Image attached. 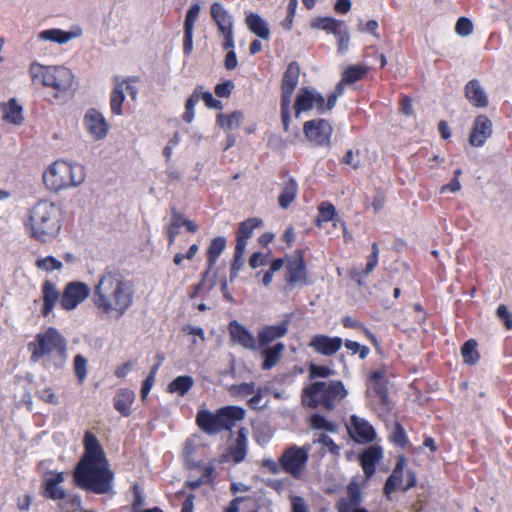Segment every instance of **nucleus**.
Wrapping results in <instances>:
<instances>
[{"label":"nucleus","instance_id":"36","mask_svg":"<svg viewBox=\"0 0 512 512\" xmlns=\"http://www.w3.org/2000/svg\"><path fill=\"white\" fill-rule=\"evenodd\" d=\"M345 27L343 21L331 17H317L311 21V28L331 32L334 36Z\"/></svg>","mask_w":512,"mask_h":512},{"label":"nucleus","instance_id":"35","mask_svg":"<svg viewBox=\"0 0 512 512\" xmlns=\"http://www.w3.org/2000/svg\"><path fill=\"white\" fill-rule=\"evenodd\" d=\"M262 356L264 358L262 368L263 369H271L276 366L280 359L282 358L283 352L285 350V345L283 343H277L273 347H262Z\"/></svg>","mask_w":512,"mask_h":512},{"label":"nucleus","instance_id":"52","mask_svg":"<svg viewBox=\"0 0 512 512\" xmlns=\"http://www.w3.org/2000/svg\"><path fill=\"white\" fill-rule=\"evenodd\" d=\"M496 315L504 323L506 329H512V313L508 310L506 305H499L496 309Z\"/></svg>","mask_w":512,"mask_h":512},{"label":"nucleus","instance_id":"25","mask_svg":"<svg viewBox=\"0 0 512 512\" xmlns=\"http://www.w3.org/2000/svg\"><path fill=\"white\" fill-rule=\"evenodd\" d=\"M349 432L358 442H371L375 438L373 427L363 418L351 416Z\"/></svg>","mask_w":512,"mask_h":512},{"label":"nucleus","instance_id":"8","mask_svg":"<svg viewBox=\"0 0 512 512\" xmlns=\"http://www.w3.org/2000/svg\"><path fill=\"white\" fill-rule=\"evenodd\" d=\"M245 412L236 406L220 408L216 413L200 410L196 422L199 428L207 434H217L223 430H230L237 421L244 418Z\"/></svg>","mask_w":512,"mask_h":512},{"label":"nucleus","instance_id":"16","mask_svg":"<svg viewBox=\"0 0 512 512\" xmlns=\"http://www.w3.org/2000/svg\"><path fill=\"white\" fill-rule=\"evenodd\" d=\"M84 127L87 133L94 140L104 139L109 131V125L102 113L96 109H89L83 119Z\"/></svg>","mask_w":512,"mask_h":512},{"label":"nucleus","instance_id":"49","mask_svg":"<svg viewBox=\"0 0 512 512\" xmlns=\"http://www.w3.org/2000/svg\"><path fill=\"white\" fill-rule=\"evenodd\" d=\"M335 213V207L331 203H322L319 207L318 222H328L333 220Z\"/></svg>","mask_w":512,"mask_h":512},{"label":"nucleus","instance_id":"27","mask_svg":"<svg viewBox=\"0 0 512 512\" xmlns=\"http://www.w3.org/2000/svg\"><path fill=\"white\" fill-rule=\"evenodd\" d=\"M465 97L474 107L484 108L488 105V96L477 79L466 84Z\"/></svg>","mask_w":512,"mask_h":512},{"label":"nucleus","instance_id":"48","mask_svg":"<svg viewBox=\"0 0 512 512\" xmlns=\"http://www.w3.org/2000/svg\"><path fill=\"white\" fill-rule=\"evenodd\" d=\"M310 426L313 429H320V430H326V431H334L335 425L329 422L325 417L315 414L311 416L310 418Z\"/></svg>","mask_w":512,"mask_h":512},{"label":"nucleus","instance_id":"53","mask_svg":"<svg viewBox=\"0 0 512 512\" xmlns=\"http://www.w3.org/2000/svg\"><path fill=\"white\" fill-rule=\"evenodd\" d=\"M342 323L347 328L361 329L373 343H376V337L369 330H367L365 327H363L362 324H360L357 320H355L349 316H345L342 319Z\"/></svg>","mask_w":512,"mask_h":512},{"label":"nucleus","instance_id":"33","mask_svg":"<svg viewBox=\"0 0 512 512\" xmlns=\"http://www.w3.org/2000/svg\"><path fill=\"white\" fill-rule=\"evenodd\" d=\"M226 247V238L223 236L215 237L211 240L210 245L207 250V270L205 272L204 278L211 272L213 266L215 265L218 257L224 251Z\"/></svg>","mask_w":512,"mask_h":512},{"label":"nucleus","instance_id":"24","mask_svg":"<svg viewBox=\"0 0 512 512\" xmlns=\"http://www.w3.org/2000/svg\"><path fill=\"white\" fill-rule=\"evenodd\" d=\"M1 118L7 124L21 126L24 123L23 107L12 98L0 104Z\"/></svg>","mask_w":512,"mask_h":512},{"label":"nucleus","instance_id":"55","mask_svg":"<svg viewBox=\"0 0 512 512\" xmlns=\"http://www.w3.org/2000/svg\"><path fill=\"white\" fill-rule=\"evenodd\" d=\"M157 370H158V365H154L150 374L148 375V377L145 379V381L143 382V386H142V389H141V396L143 399H145L147 397V395L149 394L152 386L154 385V382H155V375L157 373Z\"/></svg>","mask_w":512,"mask_h":512},{"label":"nucleus","instance_id":"23","mask_svg":"<svg viewBox=\"0 0 512 512\" xmlns=\"http://www.w3.org/2000/svg\"><path fill=\"white\" fill-rule=\"evenodd\" d=\"M286 281L291 286L304 285L306 283L305 263L302 257L296 256L288 259Z\"/></svg>","mask_w":512,"mask_h":512},{"label":"nucleus","instance_id":"57","mask_svg":"<svg viewBox=\"0 0 512 512\" xmlns=\"http://www.w3.org/2000/svg\"><path fill=\"white\" fill-rule=\"evenodd\" d=\"M378 256H379V248H378V245L376 243H373L372 244V253L368 259V262L366 264V268L364 270V274L367 275L369 273H371L374 268L377 266L378 264Z\"/></svg>","mask_w":512,"mask_h":512},{"label":"nucleus","instance_id":"63","mask_svg":"<svg viewBox=\"0 0 512 512\" xmlns=\"http://www.w3.org/2000/svg\"><path fill=\"white\" fill-rule=\"evenodd\" d=\"M38 394H39V397L47 403L57 405L59 402L58 397L56 396V394L54 393V391L51 388H45V389L39 391Z\"/></svg>","mask_w":512,"mask_h":512},{"label":"nucleus","instance_id":"6","mask_svg":"<svg viewBox=\"0 0 512 512\" xmlns=\"http://www.w3.org/2000/svg\"><path fill=\"white\" fill-rule=\"evenodd\" d=\"M348 395V390L340 380L316 381L302 390L301 401L304 406L333 410Z\"/></svg>","mask_w":512,"mask_h":512},{"label":"nucleus","instance_id":"3","mask_svg":"<svg viewBox=\"0 0 512 512\" xmlns=\"http://www.w3.org/2000/svg\"><path fill=\"white\" fill-rule=\"evenodd\" d=\"M62 220L61 208L54 202L42 200L31 207L24 225L31 238L48 243L60 234Z\"/></svg>","mask_w":512,"mask_h":512},{"label":"nucleus","instance_id":"38","mask_svg":"<svg viewBox=\"0 0 512 512\" xmlns=\"http://www.w3.org/2000/svg\"><path fill=\"white\" fill-rule=\"evenodd\" d=\"M247 453V431L241 428L234 445L231 448V455L235 462H241L245 459Z\"/></svg>","mask_w":512,"mask_h":512},{"label":"nucleus","instance_id":"19","mask_svg":"<svg viewBox=\"0 0 512 512\" xmlns=\"http://www.w3.org/2000/svg\"><path fill=\"white\" fill-rule=\"evenodd\" d=\"M361 502L360 488L356 482H352L347 487V494L336 503L338 512H368L363 508L357 506Z\"/></svg>","mask_w":512,"mask_h":512},{"label":"nucleus","instance_id":"9","mask_svg":"<svg viewBox=\"0 0 512 512\" xmlns=\"http://www.w3.org/2000/svg\"><path fill=\"white\" fill-rule=\"evenodd\" d=\"M310 445H290L282 453L280 462L282 470L295 479H300L307 467Z\"/></svg>","mask_w":512,"mask_h":512},{"label":"nucleus","instance_id":"39","mask_svg":"<svg viewBox=\"0 0 512 512\" xmlns=\"http://www.w3.org/2000/svg\"><path fill=\"white\" fill-rule=\"evenodd\" d=\"M193 384L194 380L191 376H178L168 385V391L183 396L191 389Z\"/></svg>","mask_w":512,"mask_h":512},{"label":"nucleus","instance_id":"28","mask_svg":"<svg viewBox=\"0 0 512 512\" xmlns=\"http://www.w3.org/2000/svg\"><path fill=\"white\" fill-rule=\"evenodd\" d=\"M82 35V30L76 28L73 31H63L61 29H48L40 32L38 38L43 41H51L58 44H66L72 39Z\"/></svg>","mask_w":512,"mask_h":512},{"label":"nucleus","instance_id":"32","mask_svg":"<svg viewBox=\"0 0 512 512\" xmlns=\"http://www.w3.org/2000/svg\"><path fill=\"white\" fill-rule=\"evenodd\" d=\"M382 457V449L378 446H370L361 455V464L364 473L370 477L375 472V465Z\"/></svg>","mask_w":512,"mask_h":512},{"label":"nucleus","instance_id":"29","mask_svg":"<svg viewBox=\"0 0 512 512\" xmlns=\"http://www.w3.org/2000/svg\"><path fill=\"white\" fill-rule=\"evenodd\" d=\"M374 393L382 404H387V381L381 371H375L370 375L367 394Z\"/></svg>","mask_w":512,"mask_h":512},{"label":"nucleus","instance_id":"42","mask_svg":"<svg viewBox=\"0 0 512 512\" xmlns=\"http://www.w3.org/2000/svg\"><path fill=\"white\" fill-rule=\"evenodd\" d=\"M201 100V86H197L192 95L187 99L185 112L183 114V119L187 123H191L194 119V108Z\"/></svg>","mask_w":512,"mask_h":512},{"label":"nucleus","instance_id":"54","mask_svg":"<svg viewBox=\"0 0 512 512\" xmlns=\"http://www.w3.org/2000/svg\"><path fill=\"white\" fill-rule=\"evenodd\" d=\"M455 31L460 36H468L473 31V24L468 18L461 17L456 23Z\"/></svg>","mask_w":512,"mask_h":512},{"label":"nucleus","instance_id":"44","mask_svg":"<svg viewBox=\"0 0 512 512\" xmlns=\"http://www.w3.org/2000/svg\"><path fill=\"white\" fill-rule=\"evenodd\" d=\"M477 342L473 339H470L464 343L461 348V354L465 363L467 364H475L479 358V354L477 352Z\"/></svg>","mask_w":512,"mask_h":512},{"label":"nucleus","instance_id":"34","mask_svg":"<svg viewBox=\"0 0 512 512\" xmlns=\"http://www.w3.org/2000/svg\"><path fill=\"white\" fill-rule=\"evenodd\" d=\"M245 24L248 29L261 39H268L270 30L267 23L258 14L249 13L245 18Z\"/></svg>","mask_w":512,"mask_h":512},{"label":"nucleus","instance_id":"61","mask_svg":"<svg viewBox=\"0 0 512 512\" xmlns=\"http://www.w3.org/2000/svg\"><path fill=\"white\" fill-rule=\"evenodd\" d=\"M261 465H262V467L267 468L269 470V472H271L272 474H278L281 471H283L282 463L280 462V460L278 462H276L275 460H273L271 458H266V459L262 460Z\"/></svg>","mask_w":512,"mask_h":512},{"label":"nucleus","instance_id":"20","mask_svg":"<svg viewBox=\"0 0 512 512\" xmlns=\"http://www.w3.org/2000/svg\"><path fill=\"white\" fill-rule=\"evenodd\" d=\"M201 10L199 3L191 5L187 11L184 21V40H183V51L185 55H190L193 51V30L194 24L197 21Z\"/></svg>","mask_w":512,"mask_h":512},{"label":"nucleus","instance_id":"40","mask_svg":"<svg viewBox=\"0 0 512 512\" xmlns=\"http://www.w3.org/2000/svg\"><path fill=\"white\" fill-rule=\"evenodd\" d=\"M243 118L240 111H234L230 115L218 114L217 123L228 130H235L241 126Z\"/></svg>","mask_w":512,"mask_h":512},{"label":"nucleus","instance_id":"12","mask_svg":"<svg viewBox=\"0 0 512 512\" xmlns=\"http://www.w3.org/2000/svg\"><path fill=\"white\" fill-rule=\"evenodd\" d=\"M210 14L224 38L223 48H234L233 18L229 11L220 2H214Z\"/></svg>","mask_w":512,"mask_h":512},{"label":"nucleus","instance_id":"51","mask_svg":"<svg viewBox=\"0 0 512 512\" xmlns=\"http://www.w3.org/2000/svg\"><path fill=\"white\" fill-rule=\"evenodd\" d=\"M336 39L338 43V52L340 54L345 53L349 48L350 36L347 27L336 33Z\"/></svg>","mask_w":512,"mask_h":512},{"label":"nucleus","instance_id":"13","mask_svg":"<svg viewBox=\"0 0 512 512\" xmlns=\"http://www.w3.org/2000/svg\"><path fill=\"white\" fill-rule=\"evenodd\" d=\"M65 480L63 472L51 474L44 479L45 496L53 500H61L66 504H70L72 509H78L81 504L79 496H70L66 494L60 486Z\"/></svg>","mask_w":512,"mask_h":512},{"label":"nucleus","instance_id":"4","mask_svg":"<svg viewBox=\"0 0 512 512\" xmlns=\"http://www.w3.org/2000/svg\"><path fill=\"white\" fill-rule=\"evenodd\" d=\"M32 82L54 91L53 100L65 102L72 94L75 75L64 65H43L32 62L29 67Z\"/></svg>","mask_w":512,"mask_h":512},{"label":"nucleus","instance_id":"1","mask_svg":"<svg viewBox=\"0 0 512 512\" xmlns=\"http://www.w3.org/2000/svg\"><path fill=\"white\" fill-rule=\"evenodd\" d=\"M84 454L74 470L75 483L97 494H106L112 490L114 478L108 460L98 439L91 432L84 435Z\"/></svg>","mask_w":512,"mask_h":512},{"label":"nucleus","instance_id":"64","mask_svg":"<svg viewBox=\"0 0 512 512\" xmlns=\"http://www.w3.org/2000/svg\"><path fill=\"white\" fill-rule=\"evenodd\" d=\"M292 512H308L307 505L303 498L299 496L292 498Z\"/></svg>","mask_w":512,"mask_h":512},{"label":"nucleus","instance_id":"17","mask_svg":"<svg viewBox=\"0 0 512 512\" xmlns=\"http://www.w3.org/2000/svg\"><path fill=\"white\" fill-rule=\"evenodd\" d=\"M405 467V459L403 457L399 458L392 474L387 479L384 492L387 496H389L391 493H393L395 490L402 488V481H403V469ZM409 482L407 485L403 487L404 491H407L409 488L415 486L416 484V477L409 472Z\"/></svg>","mask_w":512,"mask_h":512},{"label":"nucleus","instance_id":"31","mask_svg":"<svg viewBox=\"0 0 512 512\" xmlns=\"http://www.w3.org/2000/svg\"><path fill=\"white\" fill-rule=\"evenodd\" d=\"M42 298H43V315L47 316L50 314L58 300H60V293L57 290L56 285L50 281L46 280L42 285Z\"/></svg>","mask_w":512,"mask_h":512},{"label":"nucleus","instance_id":"62","mask_svg":"<svg viewBox=\"0 0 512 512\" xmlns=\"http://www.w3.org/2000/svg\"><path fill=\"white\" fill-rule=\"evenodd\" d=\"M267 263V257L261 252H255L249 259V265L252 269H256Z\"/></svg>","mask_w":512,"mask_h":512},{"label":"nucleus","instance_id":"56","mask_svg":"<svg viewBox=\"0 0 512 512\" xmlns=\"http://www.w3.org/2000/svg\"><path fill=\"white\" fill-rule=\"evenodd\" d=\"M345 346L352 354L358 353L361 359L366 358L369 353L368 347L362 346L355 341L347 340Z\"/></svg>","mask_w":512,"mask_h":512},{"label":"nucleus","instance_id":"21","mask_svg":"<svg viewBox=\"0 0 512 512\" xmlns=\"http://www.w3.org/2000/svg\"><path fill=\"white\" fill-rule=\"evenodd\" d=\"M492 134V122L484 115L476 118L469 142L472 146L480 147Z\"/></svg>","mask_w":512,"mask_h":512},{"label":"nucleus","instance_id":"45","mask_svg":"<svg viewBox=\"0 0 512 512\" xmlns=\"http://www.w3.org/2000/svg\"><path fill=\"white\" fill-rule=\"evenodd\" d=\"M87 365L88 361L83 355L78 354L75 356L73 369L80 384L83 383L87 377Z\"/></svg>","mask_w":512,"mask_h":512},{"label":"nucleus","instance_id":"10","mask_svg":"<svg viewBox=\"0 0 512 512\" xmlns=\"http://www.w3.org/2000/svg\"><path fill=\"white\" fill-rule=\"evenodd\" d=\"M300 68L296 62H291L282 78V97H281V115L284 129L287 131L290 120V104L292 94L297 87Z\"/></svg>","mask_w":512,"mask_h":512},{"label":"nucleus","instance_id":"5","mask_svg":"<svg viewBox=\"0 0 512 512\" xmlns=\"http://www.w3.org/2000/svg\"><path fill=\"white\" fill-rule=\"evenodd\" d=\"M31 352V361L38 362L45 358L54 368H62L68 357L67 341L55 328L50 327L42 333H38L35 339L28 344Z\"/></svg>","mask_w":512,"mask_h":512},{"label":"nucleus","instance_id":"58","mask_svg":"<svg viewBox=\"0 0 512 512\" xmlns=\"http://www.w3.org/2000/svg\"><path fill=\"white\" fill-rule=\"evenodd\" d=\"M201 99L205 102V105L208 108L222 109L221 101L215 99L211 92L203 91V87L201 86Z\"/></svg>","mask_w":512,"mask_h":512},{"label":"nucleus","instance_id":"47","mask_svg":"<svg viewBox=\"0 0 512 512\" xmlns=\"http://www.w3.org/2000/svg\"><path fill=\"white\" fill-rule=\"evenodd\" d=\"M366 73V69L357 65L349 66L342 74L343 81L352 84L360 80Z\"/></svg>","mask_w":512,"mask_h":512},{"label":"nucleus","instance_id":"18","mask_svg":"<svg viewBox=\"0 0 512 512\" xmlns=\"http://www.w3.org/2000/svg\"><path fill=\"white\" fill-rule=\"evenodd\" d=\"M229 334L231 340L247 350H255L257 341L254 335L238 321L234 320L229 324Z\"/></svg>","mask_w":512,"mask_h":512},{"label":"nucleus","instance_id":"43","mask_svg":"<svg viewBox=\"0 0 512 512\" xmlns=\"http://www.w3.org/2000/svg\"><path fill=\"white\" fill-rule=\"evenodd\" d=\"M35 267L41 271L52 272L61 270L63 264L60 260L54 256L40 257L35 261Z\"/></svg>","mask_w":512,"mask_h":512},{"label":"nucleus","instance_id":"59","mask_svg":"<svg viewBox=\"0 0 512 512\" xmlns=\"http://www.w3.org/2000/svg\"><path fill=\"white\" fill-rule=\"evenodd\" d=\"M391 439H392L393 443H395L398 446L403 447L405 445L406 440H407L405 431L399 423H397L395 425V430L391 436Z\"/></svg>","mask_w":512,"mask_h":512},{"label":"nucleus","instance_id":"26","mask_svg":"<svg viewBox=\"0 0 512 512\" xmlns=\"http://www.w3.org/2000/svg\"><path fill=\"white\" fill-rule=\"evenodd\" d=\"M289 321L285 320L277 325L263 327L258 333L259 345L268 346L271 342L285 336L288 332Z\"/></svg>","mask_w":512,"mask_h":512},{"label":"nucleus","instance_id":"46","mask_svg":"<svg viewBox=\"0 0 512 512\" xmlns=\"http://www.w3.org/2000/svg\"><path fill=\"white\" fill-rule=\"evenodd\" d=\"M262 225V221L258 218H250L241 223L238 231V237L248 240L251 238L255 228Z\"/></svg>","mask_w":512,"mask_h":512},{"label":"nucleus","instance_id":"15","mask_svg":"<svg viewBox=\"0 0 512 512\" xmlns=\"http://www.w3.org/2000/svg\"><path fill=\"white\" fill-rule=\"evenodd\" d=\"M304 134L316 145L323 146L330 142L332 135L331 124L324 119H314L304 123Z\"/></svg>","mask_w":512,"mask_h":512},{"label":"nucleus","instance_id":"22","mask_svg":"<svg viewBox=\"0 0 512 512\" xmlns=\"http://www.w3.org/2000/svg\"><path fill=\"white\" fill-rule=\"evenodd\" d=\"M343 345V341L339 337H329L326 335H316L310 342L312 347L318 353L331 356L338 352Z\"/></svg>","mask_w":512,"mask_h":512},{"label":"nucleus","instance_id":"50","mask_svg":"<svg viewBox=\"0 0 512 512\" xmlns=\"http://www.w3.org/2000/svg\"><path fill=\"white\" fill-rule=\"evenodd\" d=\"M310 378L316 377H330L335 375V371L328 366H321L316 364H311L309 367Z\"/></svg>","mask_w":512,"mask_h":512},{"label":"nucleus","instance_id":"41","mask_svg":"<svg viewBox=\"0 0 512 512\" xmlns=\"http://www.w3.org/2000/svg\"><path fill=\"white\" fill-rule=\"evenodd\" d=\"M297 193V183L295 180H288L283 187L279 196V205L282 208H287L295 199Z\"/></svg>","mask_w":512,"mask_h":512},{"label":"nucleus","instance_id":"7","mask_svg":"<svg viewBox=\"0 0 512 512\" xmlns=\"http://www.w3.org/2000/svg\"><path fill=\"white\" fill-rule=\"evenodd\" d=\"M85 177V168L82 165L57 160L46 169L43 181L48 190L58 192L81 185Z\"/></svg>","mask_w":512,"mask_h":512},{"label":"nucleus","instance_id":"2","mask_svg":"<svg viewBox=\"0 0 512 512\" xmlns=\"http://www.w3.org/2000/svg\"><path fill=\"white\" fill-rule=\"evenodd\" d=\"M133 284L120 273L105 270L98 276L92 292V302L103 315L122 317L133 306Z\"/></svg>","mask_w":512,"mask_h":512},{"label":"nucleus","instance_id":"37","mask_svg":"<svg viewBox=\"0 0 512 512\" xmlns=\"http://www.w3.org/2000/svg\"><path fill=\"white\" fill-rule=\"evenodd\" d=\"M123 84H120V77L114 78V86L110 95L111 111L115 115L122 114V104L125 100V92L122 89Z\"/></svg>","mask_w":512,"mask_h":512},{"label":"nucleus","instance_id":"30","mask_svg":"<svg viewBox=\"0 0 512 512\" xmlns=\"http://www.w3.org/2000/svg\"><path fill=\"white\" fill-rule=\"evenodd\" d=\"M135 400V393L130 389L117 391L113 398L114 408L124 417L131 415V406Z\"/></svg>","mask_w":512,"mask_h":512},{"label":"nucleus","instance_id":"60","mask_svg":"<svg viewBox=\"0 0 512 512\" xmlns=\"http://www.w3.org/2000/svg\"><path fill=\"white\" fill-rule=\"evenodd\" d=\"M233 88H234V84L232 81H226L224 83H219L215 87V94L218 97H228L231 94V91Z\"/></svg>","mask_w":512,"mask_h":512},{"label":"nucleus","instance_id":"14","mask_svg":"<svg viewBox=\"0 0 512 512\" xmlns=\"http://www.w3.org/2000/svg\"><path fill=\"white\" fill-rule=\"evenodd\" d=\"M90 288L83 282H70L66 285L60 299V305L64 310L71 311L75 309L90 295Z\"/></svg>","mask_w":512,"mask_h":512},{"label":"nucleus","instance_id":"11","mask_svg":"<svg viewBox=\"0 0 512 512\" xmlns=\"http://www.w3.org/2000/svg\"><path fill=\"white\" fill-rule=\"evenodd\" d=\"M325 108V98L316 89L304 87L299 90L294 104L296 117H299L301 113L309 111L323 114L325 113Z\"/></svg>","mask_w":512,"mask_h":512}]
</instances>
